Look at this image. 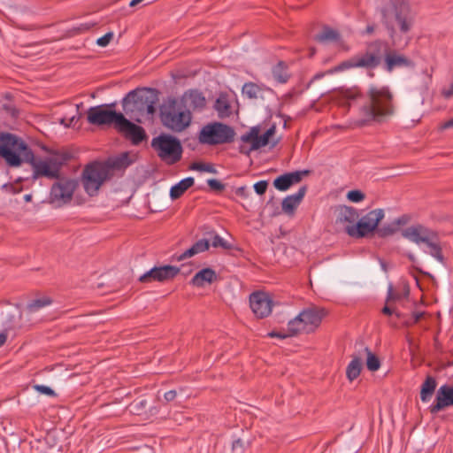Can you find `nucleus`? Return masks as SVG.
Wrapping results in <instances>:
<instances>
[{"label": "nucleus", "mask_w": 453, "mask_h": 453, "mask_svg": "<svg viewBox=\"0 0 453 453\" xmlns=\"http://www.w3.org/2000/svg\"><path fill=\"white\" fill-rule=\"evenodd\" d=\"M382 21L386 26L392 45L403 48L408 45L411 37L415 13L406 0H392L389 6L381 11Z\"/></svg>", "instance_id": "1"}, {"label": "nucleus", "mask_w": 453, "mask_h": 453, "mask_svg": "<svg viewBox=\"0 0 453 453\" xmlns=\"http://www.w3.org/2000/svg\"><path fill=\"white\" fill-rule=\"evenodd\" d=\"M393 94L386 87H371L366 93V102L362 106L360 112L362 119L356 122L357 126H364L366 123L383 121L394 114Z\"/></svg>", "instance_id": "2"}, {"label": "nucleus", "mask_w": 453, "mask_h": 453, "mask_svg": "<svg viewBox=\"0 0 453 453\" xmlns=\"http://www.w3.org/2000/svg\"><path fill=\"white\" fill-rule=\"evenodd\" d=\"M0 157L11 167H19L22 162L32 160V150L27 143L11 133H0Z\"/></svg>", "instance_id": "3"}, {"label": "nucleus", "mask_w": 453, "mask_h": 453, "mask_svg": "<svg viewBox=\"0 0 453 453\" xmlns=\"http://www.w3.org/2000/svg\"><path fill=\"white\" fill-rule=\"evenodd\" d=\"M401 234L403 238L417 245L425 244L429 249V254L437 261L443 263L444 257L437 231L417 223L402 229Z\"/></svg>", "instance_id": "4"}, {"label": "nucleus", "mask_w": 453, "mask_h": 453, "mask_svg": "<svg viewBox=\"0 0 453 453\" xmlns=\"http://www.w3.org/2000/svg\"><path fill=\"white\" fill-rule=\"evenodd\" d=\"M161 121L166 128L179 133L190 126L192 116L177 99H172L161 107Z\"/></svg>", "instance_id": "5"}, {"label": "nucleus", "mask_w": 453, "mask_h": 453, "mask_svg": "<svg viewBox=\"0 0 453 453\" xmlns=\"http://www.w3.org/2000/svg\"><path fill=\"white\" fill-rule=\"evenodd\" d=\"M326 315L327 311L323 307L312 305L304 309L288 323L290 335L314 332Z\"/></svg>", "instance_id": "6"}, {"label": "nucleus", "mask_w": 453, "mask_h": 453, "mask_svg": "<svg viewBox=\"0 0 453 453\" xmlns=\"http://www.w3.org/2000/svg\"><path fill=\"white\" fill-rule=\"evenodd\" d=\"M108 166L103 162L94 161L85 165L81 173V185L89 196L98 195L102 186L111 179Z\"/></svg>", "instance_id": "7"}, {"label": "nucleus", "mask_w": 453, "mask_h": 453, "mask_svg": "<svg viewBox=\"0 0 453 453\" xmlns=\"http://www.w3.org/2000/svg\"><path fill=\"white\" fill-rule=\"evenodd\" d=\"M156 95L151 88H140L130 91L122 100L126 113L139 112L153 114L155 112Z\"/></svg>", "instance_id": "8"}, {"label": "nucleus", "mask_w": 453, "mask_h": 453, "mask_svg": "<svg viewBox=\"0 0 453 453\" xmlns=\"http://www.w3.org/2000/svg\"><path fill=\"white\" fill-rule=\"evenodd\" d=\"M151 147L159 158L168 165L175 164L181 158L182 146L180 142L172 135L160 134L153 138Z\"/></svg>", "instance_id": "9"}, {"label": "nucleus", "mask_w": 453, "mask_h": 453, "mask_svg": "<svg viewBox=\"0 0 453 453\" xmlns=\"http://www.w3.org/2000/svg\"><path fill=\"white\" fill-rule=\"evenodd\" d=\"M384 217L383 209L372 210L363 216L355 225H348L345 230L349 236L365 237L378 229V226Z\"/></svg>", "instance_id": "10"}, {"label": "nucleus", "mask_w": 453, "mask_h": 453, "mask_svg": "<svg viewBox=\"0 0 453 453\" xmlns=\"http://www.w3.org/2000/svg\"><path fill=\"white\" fill-rule=\"evenodd\" d=\"M234 136V132L230 127L215 122L204 126L199 134V141L203 144H221L230 142Z\"/></svg>", "instance_id": "11"}, {"label": "nucleus", "mask_w": 453, "mask_h": 453, "mask_svg": "<svg viewBox=\"0 0 453 453\" xmlns=\"http://www.w3.org/2000/svg\"><path fill=\"white\" fill-rule=\"evenodd\" d=\"M122 113L107 109L104 105L93 106L87 111L88 122L95 126L113 125L116 128Z\"/></svg>", "instance_id": "12"}, {"label": "nucleus", "mask_w": 453, "mask_h": 453, "mask_svg": "<svg viewBox=\"0 0 453 453\" xmlns=\"http://www.w3.org/2000/svg\"><path fill=\"white\" fill-rule=\"evenodd\" d=\"M380 58L373 53L366 52L365 54L355 56L347 61H343L333 69L328 71V73L342 72L346 69L354 67L373 68L379 65Z\"/></svg>", "instance_id": "13"}, {"label": "nucleus", "mask_w": 453, "mask_h": 453, "mask_svg": "<svg viewBox=\"0 0 453 453\" xmlns=\"http://www.w3.org/2000/svg\"><path fill=\"white\" fill-rule=\"evenodd\" d=\"M276 127L273 125L263 135H260V128L258 127H251L249 132L241 137L243 142L250 144V149L248 151H244L242 149L241 152L249 154L251 150H257L266 146L269 143V139L274 135Z\"/></svg>", "instance_id": "14"}, {"label": "nucleus", "mask_w": 453, "mask_h": 453, "mask_svg": "<svg viewBox=\"0 0 453 453\" xmlns=\"http://www.w3.org/2000/svg\"><path fill=\"white\" fill-rule=\"evenodd\" d=\"M250 305L256 317L263 319L272 312L273 301L265 292H254L250 296Z\"/></svg>", "instance_id": "15"}, {"label": "nucleus", "mask_w": 453, "mask_h": 453, "mask_svg": "<svg viewBox=\"0 0 453 453\" xmlns=\"http://www.w3.org/2000/svg\"><path fill=\"white\" fill-rule=\"evenodd\" d=\"M179 272L180 269L173 265L154 267L140 276L139 281L142 283H148L151 281L163 282L174 278L179 273Z\"/></svg>", "instance_id": "16"}, {"label": "nucleus", "mask_w": 453, "mask_h": 453, "mask_svg": "<svg viewBox=\"0 0 453 453\" xmlns=\"http://www.w3.org/2000/svg\"><path fill=\"white\" fill-rule=\"evenodd\" d=\"M26 162L29 163L33 167L34 179L41 176L48 178L57 177V162L53 158L37 159L32 152V160H26Z\"/></svg>", "instance_id": "17"}, {"label": "nucleus", "mask_w": 453, "mask_h": 453, "mask_svg": "<svg viewBox=\"0 0 453 453\" xmlns=\"http://www.w3.org/2000/svg\"><path fill=\"white\" fill-rule=\"evenodd\" d=\"M116 129L130 139L134 144L140 143L146 137L144 129L127 119L123 114L119 118Z\"/></svg>", "instance_id": "18"}, {"label": "nucleus", "mask_w": 453, "mask_h": 453, "mask_svg": "<svg viewBox=\"0 0 453 453\" xmlns=\"http://www.w3.org/2000/svg\"><path fill=\"white\" fill-rule=\"evenodd\" d=\"M179 103L192 115L195 111H201L206 105V99L203 95L196 89L186 91L180 98Z\"/></svg>", "instance_id": "19"}, {"label": "nucleus", "mask_w": 453, "mask_h": 453, "mask_svg": "<svg viewBox=\"0 0 453 453\" xmlns=\"http://www.w3.org/2000/svg\"><path fill=\"white\" fill-rule=\"evenodd\" d=\"M362 93L357 87L340 88L331 95L332 100L339 105L349 108L352 103L361 98Z\"/></svg>", "instance_id": "20"}, {"label": "nucleus", "mask_w": 453, "mask_h": 453, "mask_svg": "<svg viewBox=\"0 0 453 453\" xmlns=\"http://www.w3.org/2000/svg\"><path fill=\"white\" fill-rule=\"evenodd\" d=\"M78 186L75 179L65 177L58 170V206L72 200L74 190Z\"/></svg>", "instance_id": "21"}, {"label": "nucleus", "mask_w": 453, "mask_h": 453, "mask_svg": "<svg viewBox=\"0 0 453 453\" xmlns=\"http://www.w3.org/2000/svg\"><path fill=\"white\" fill-rule=\"evenodd\" d=\"M451 405H453V387L442 385L437 390L434 403L429 407V410L434 414Z\"/></svg>", "instance_id": "22"}, {"label": "nucleus", "mask_w": 453, "mask_h": 453, "mask_svg": "<svg viewBox=\"0 0 453 453\" xmlns=\"http://www.w3.org/2000/svg\"><path fill=\"white\" fill-rule=\"evenodd\" d=\"M309 174L308 170L288 173L277 177L273 180V186L280 191L288 190L292 185L299 183L303 176Z\"/></svg>", "instance_id": "23"}, {"label": "nucleus", "mask_w": 453, "mask_h": 453, "mask_svg": "<svg viewBox=\"0 0 453 453\" xmlns=\"http://www.w3.org/2000/svg\"><path fill=\"white\" fill-rule=\"evenodd\" d=\"M385 68L387 71L391 72L396 67H413V62L403 54L395 50H388L384 58Z\"/></svg>", "instance_id": "24"}, {"label": "nucleus", "mask_w": 453, "mask_h": 453, "mask_svg": "<svg viewBox=\"0 0 453 453\" xmlns=\"http://www.w3.org/2000/svg\"><path fill=\"white\" fill-rule=\"evenodd\" d=\"M411 220V217L408 214H403L400 217L395 219L390 223L383 225L381 227L377 229V233L380 237H388L395 234L402 226H407Z\"/></svg>", "instance_id": "25"}, {"label": "nucleus", "mask_w": 453, "mask_h": 453, "mask_svg": "<svg viewBox=\"0 0 453 453\" xmlns=\"http://www.w3.org/2000/svg\"><path fill=\"white\" fill-rule=\"evenodd\" d=\"M306 191V186H303L296 194L285 197L281 203L282 211L288 215L293 214L304 197Z\"/></svg>", "instance_id": "26"}, {"label": "nucleus", "mask_w": 453, "mask_h": 453, "mask_svg": "<svg viewBox=\"0 0 453 453\" xmlns=\"http://www.w3.org/2000/svg\"><path fill=\"white\" fill-rule=\"evenodd\" d=\"M356 349L361 357V360L366 358V367L371 372H376L380 367V361L368 347H364L362 343H356Z\"/></svg>", "instance_id": "27"}, {"label": "nucleus", "mask_w": 453, "mask_h": 453, "mask_svg": "<svg viewBox=\"0 0 453 453\" xmlns=\"http://www.w3.org/2000/svg\"><path fill=\"white\" fill-rule=\"evenodd\" d=\"M336 212V222L339 223H349V225H355L354 223L358 219L357 211L349 206L340 205L335 210Z\"/></svg>", "instance_id": "28"}, {"label": "nucleus", "mask_w": 453, "mask_h": 453, "mask_svg": "<svg viewBox=\"0 0 453 453\" xmlns=\"http://www.w3.org/2000/svg\"><path fill=\"white\" fill-rule=\"evenodd\" d=\"M216 280H217L216 272L211 268H204L194 275L190 283L193 286L202 288L206 283L211 284Z\"/></svg>", "instance_id": "29"}, {"label": "nucleus", "mask_w": 453, "mask_h": 453, "mask_svg": "<svg viewBox=\"0 0 453 453\" xmlns=\"http://www.w3.org/2000/svg\"><path fill=\"white\" fill-rule=\"evenodd\" d=\"M362 367L363 362L361 360V357L356 349L352 355V360L346 368V376L348 380L349 381H353L355 379H357L362 371Z\"/></svg>", "instance_id": "30"}, {"label": "nucleus", "mask_w": 453, "mask_h": 453, "mask_svg": "<svg viewBox=\"0 0 453 453\" xmlns=\"http://www.w3.org/2000/svg\"><path fill=\"white\" fill-rule=\"evenodd\" d=\"M194 185V179L188 177L173 186L170 189V196L173 200L180 197L186 190Z\"/></svg>", "instance_id": "31"}, {"label": "nucleus", "mask_w": 453, "mask_h": 453, "mask_svg": "<svg viewBox=\"0 0 453 453\" xmlns=\"http://www.w3.org/2000/svg\"><path fill=\"white\" fill-rule=\"evenodd\" d=\"M436 380L434 378L428 376L421 386L420 399L426 403L432 398L436 388Z\"/></svg>", "instance_id": "32"}, {"label": "nucleus", "mask_w": 453, "mask_h": 453, "mask_svg": "<svg viewBox=\"0 0 453 453\" xmlns=\"http://www.w3.org/2000/svg\"><path fill=\"white\" fill-rule=\"evenodd\" d=\"M210 247V242L206 239L197 241L191 248L187 250L179 257V260H183L187 257H191L198 253L207 250Z\"/></svg>", "instance_id": "33"}, {"label": "nucleus", "mask_w": 453, "mask_h": 453, "mask_svg": "<svg viewBox=\"0 0 453 453\" xmlns=\"http://www.w3.org/2000/svg\"><path fill=\"white\" fill-rule=\"evenodd\" d=\"M264 88L253 82H247L242 87V94L250 99H258L263 97Z\"/></svg>", "instance_id": "34"}, {"label": "nucleus", "mask_w": 453, "mask_h": 453, "mask_svg": "<svg viewBox=\"0 0 453 453\" xmlns=\"http://www.w3.org/2000/svg\"><path fill=\"white\" fill-rule=\"evenodd\" d=\"M104 165L108 166L109 173H111L114 169H121L129 165L130 161L128 160V155L124 153L119 157L110 158L106 162H103Z\"/></svg>", "instance_id": "35"}, {"label": "nucleus", "mask_w": 453, "mask_h": 453, "mask_svg": "<svg viewBox=\"0 0 453 453\" xmlns=\"http://www.w3.org/2000/svg\"><path fill=\"white\" fill-rule=\"evenodd\" d=\"M53 302L52 298L43 296L28 303L26 306V311L29 313H33L43 307L50 305Z\"/></svg>", "instance_id": "36"}, {"label": "nucleus", "mask_w": 453, "mask_h": 453, "mask_svg": "<svg viewBox=\"0 0 453 453\" xmlns=\"http://www.w3.org/2000/svg\"><path fill=\"white\" fill-rule=\"evenodd\" d=\"M76 155L77 151L73 148L65 147L58 150V167L73 160Z\"/></svg>", "instance_id": "37"}, {"label": "nucleus", "mask_w": 453, "mask_h": 453, "mask_svg": "<svg viewBox=\"0 0 453 453\" xmlns=\"http://www.w3.org/2000/svg\"><path fill=\"white\" fill-rule=\"evenodd\" d=\"M215 109L220 118L228 117L231 114L230 104L226 96H219L217 99Z\"/></svg>", "instance_id": "38"}, {"label": "nucleus", "mask_w": 453, "mask_h": 453, "mask_svg": "<svg viewBox=\"0 0 453 453\" xmlns=\"http://www.w3.org/2000/svg\"><path fill=\"white\" fill-rule=\"evenodd\" d=\"M409 289L408 288H404L403 292H398L394 289L393 286L390 284L388 289V296L386 299L387 303H393L395 302L401 301L403 298L408 296Z\"/></svg>", "instance_id": "39"}, {"label": "nucleus", "mask_w": 453, "mask_h": 453, "mask_svg": "<svg viewBox=\"0 0 453 453\" xmlns=\"http://www.w3.org/2000/svg\"><path fill=\"white\" fill-rule=\"evenodd\" d=\"M315 39L319 42H336L339 40V34L335 30L326 27L318 34Z\"/></svg>", "instance_id": "40"}, {"label": "nucleus", "mask_w": 453, "mask_h": 453, "mask_svg": "<svg viewBox=\"0 0 453 453\" xmlns=\"http://www.w3.org/2000/svg\"><path fill=\"white\" fill-rule=\"evenodd\" d=\"M273 75L274 79L280 83L286 82L288 79V75L281 63L273 68Z\"/></svg>", "instance_id": "41"}, {"label": "nucleus", "mask_w": 453, "mask_h": 453, "mask_svg": "<svg viewBox=\"0 0 453 453\" xmlns=\"http://www.w3.org/2000/svg\"><path fill=\"white\" fill-rule=\"evenodd\" d=\"M346 196L352 203H360L365 198V193L358 189L349 190Z\"/></svg>", "instance_id": "42"}, {"label": "nucleus", "mask_w": 453, "mask_h": 453, "mask_svg": "<svg viewBox=\"0 0 453 453\" xmlns=\"http://www.w3.org/2000/svg\"><path fill=\"white\" fill-rule=\"evenodd\" d=\"M191 170H196L199 172H207L211 173H216V170L212 165L203 164V163H193L190 166Z\"/></svg>", "instance_id": "43"}, {"label": "nucleus", "mask_w": 453, "mask_h": 453, "mask_svg": "<svg viewBox=\"0 0 453 453\" xmlns=\"http://www.w3.org/2000/svg\"><path fill=\"white\" fill-rule=\"evenodd\" d=\"M211 245L214 248L220 247L224 250H230L232 248L230 243H228L226 241H225L222 237H220L218 234L213 235Z\"/></svg>", "instance_id": "44"}, {"label": "nucleus", "mask_w": 453, "mask_h": 453, "mask_svg": "<svg viewBox=\"0 0 453 453\" xmlns=\"http://www.w3.org/2000/svg\"><path fill=\"white\" fill-rule=\"evenodd\" d=\"M146 400L134 401L130 404V410L132 412L137 415H141L142 413V410L146 407Z\"/></svg>", "instance_id": "45"}, {"label": "nucleus", "mask_w": 453, "mask_h": 453, "mask_svg": "<svg viewBox=\"0 0 453 453\" xmlns=\"http://www.w3.org/2000/svg\"><path fill=\"white\" fill-rule=\"evenodd\" d=\"M14 322V315H10L8 318H7V323L9 324V326L7 329H5L4 331L1 332L0 333V347H2L7 341V337H8V329H11L12 328L13 326H12V324Z\"/></svg>", "instance_id": "46"}, {"label": "nucleus", "mask_w": 453, "mask_h": 453, "mask_svg": "<svg viewBox=\"0 0 453 453\" xmlns=\"http://www.w3.org/2000/svg\"><path fill=\"white\" fill-rule=\"evenodd\" d=\"M113 35H114L112 32H109V33L105 34L104 36H102L96 40L97 45H99L101 47L107 46L110 43V42L112 40Z\"/></svg>", "instance_id": "47"}, {"label": "nucleus", "mask_w": 453, "mask_h": 453, "mask_svg": "<svg viewBox=\"0 0 453 453\" xmlns=\"http://www.w3.org/2000/svg\"><path fill=\"white\" fill-rule=\"evenodd\" d=\"M33 388L35 390H36L37 392H39L41 394L50 395V396L55 395L54 390L50 387L42 386V385H34Z\"/></svg>", "instance_id": "48"}, {"label": "nucleus", "mask_w": 453, "mask_h": 453, "mask_svg": "<svg viewBox=\"0 0 453 453\" xmlns=\"http://www.w3.org/2000/svg\"><path fill=\"white\" fill-rule=\"evenodd\" d=\"M268 183L266 180H260L254 185V189L258 195H264L266 191Z\"/></svg>", "instance_id": "49"}, {"label": "nucleus", "mask_w": 453, "mask_h": 453, "mask_svg": "<svg viewBox=\"0 0 453 453\" xmlns=\"http://www.w3.org/2000/svg\"><path fill=\"white\" fill-rule=\"evenodd\" d=\"M207 182H208L209 187L215 190H221L224 188L223 184L215 179L208 180Z\"/></svg>", "instance_id": "50"}, {"label": "nucleus", "mask_w": 453, "mask_h": 453, "mask_svg": "<svg viewBox=\"0 0 453 453\" xmlns=\"http://www.w3.org/2000/svg\"><path fill=\"white\" fill-rule=\"evenodd\" d=\"M232 449L234 451L239 450L242 452L243 449V441L241 439L235 440L232 444Z\"/></svg>", "instance_id": "51"}, {"label": "nucleus", "mask_w": 453, "mask_h": 453, "mask_svg": "<svg viewBox=\"0 0 453 453\" xmlns=\"http://www.w3.org/2000/svg\"><path fill=\"white\" fill-rule=\"evenodd\" d=\"M235 194L241 197L246 198L249 196V191L246 187H240L236 189Z\"/></svg>", "instance_id": "52"}, {"label": "nucleus", "mask_w": 453, "mask_h": 453, "mask_svg": "<svg viewBox=\"0 0 453 453\" xmlns=\"http://www.w3.org/2000/svg\"><path fill=\"white\" fill-rule=\"evenodd\" d=\"M391 305H392V303H386L385 307L382 309V312L385 315H391L393 313H395L396 316L399 317L400 315L395 311V310L391 307Z\"/></svg>", "instance_id": "53"}, {"label": "nucleus", "mask_w": 453, "mask_h": 453, "mask_svg": "<svg viewBox=\"0 0 453 453\" xmlns=\"http://www.w3.org/2000/svg\"><path fill=\"white\" fill-rule=\"evenodd\" d=\"M268 336L269 337H278V338H281V339H285L287 337H290V332L288 330V333L287 334H282V333H278V332H271L268 334Z\"/></svg>", "instance_id": "54"}, {"label": "nucleus", "mask_w": 453, "mask_h": 453, "mask_svg": "<svg viewBox=\"0 0 453 453\" xmlns=\"http://www.w3.org/2000/svg\"><path fill=\"white\" fill-rule=\"evenodd\" d=\"M177 393L175 390H170L164 395V398L166 402H171L175 399Z\"/></svg>", "instance_id": "55"}, {"label": "nucleus", "mask_w": 453, "mask_h": 453, "mask_svg": "<svg viewBox=\"0 0 453 453\" xmlns=\"http://www.w3.org/2000/svg\"><path fill=\"white\" fill-rule=\"evenodd\" d=\"M453 127V118L449 119L448 121H445L444 123L441 124L438 129L440 131H443L445 129L452 128Z\"/></svg>", "instance_id": "56"}, {"label": "nucleus", "mask_w": 453, "mask_h": 453, "mask_svg": "<svg viewBox=\"0 0 453 453\" xmlns=\"http://www.w3.org/2000/svg\"><path fill=\"white\" fill-rule=\"evenodd\" d=\"M75 119V115H73L70 119H66V118H61L59 119V123L61 125H64L65 127H68L71 126L72 122Z\"/></svg>", "instance_id": "57"}, {"label": "nucleus", "mask_w": 453, "mask_h": 453, "mask_svg": "<svg viewBox=\"0 0 453 453\" xmlns=\"http://www.w3.org/2000/svg\"><path fill=\"white\" fill-rule=\"evenodd\" d=\"M441 94L447 99L450 98L451 96H453V83L450 84L449 88H444L442 90Z\"/></svg>", "instance_id": "58"}, {"label": "nucleus", "mask_w": 453, "mask_h": 453, "mask_svg": "<svg viewBox=\"0 0 453 453\" xmlns=\"http://www.w3.org/2000/svg\"><path fill=\"white\" fill-rule=\"evenodd\" d=\"M91 27L88 24H81L79 27H75L74 30L77 34L83 33L85 31L89 30Z\"/></svg>", "instance_id": "59"}, {"label": "nucleus", "mask_w": 453, "mask_h": 453, "mask_svg": "<svg viewBox=\"0 0 453 453\" xmlns=\"http://www.w3.org/2000/svg\"><path fill=\"white\" fill-rule=\"evenodd\" d=\"M423 312H416L413 314V319H414V322H418L422 317H423Z\"/></svg>", "instance_id": "60"}, {"label": "nucleus", "mask_w": 453, "mask_h": 453, "mask_svg": "<svg viewBox=\"0 0 453 453\" xmlns=\"http://www.w3.org/2000/svg\"><path fill=\"white\" fill-rule=\"evenodd\" d=\"M54 435H55V434H54V432H49V433L47 434V435H46V438H45V439H46V441H47V442H48V443H50V441L54 439Z\"/></svg>", "instance_id": "61"}, {"label": "nucleus", "mask_w": 453, "mask_h": 453, "mask_svg": "<svg viewBox=\"0 0 453 453\" xmlns=\"http://www.w3.org/2000/svg\"><path fill=\"white\" fill-rule=\"evenodd\" d=\"M407 257L410 259V261L414 262L416 260L415 256L412 253L407 254Z\"/></svg>", "instance_id": "62"}, {"label": "nucleus", "mask_w": 453, "mask_h": 453, "mask_svg": "<svg viewBox=\"0 0 453 453\" xmlns=\"http://www.w3.org/2000/svg\"><path fill=\"white\" fill-rule=\"evenodd\" d=\"M24 199H25L26 202H30L31 199H32V195H26L24 196Z\"/></svg>", "instance_id": "63"}, {"label": "nucleus", "mask_w": 453, "mask_h": 453, "mask_svg": "<svg viewBox=\"0 0 453 453\" xmlns=\"http://www.w3.org/2000/svg\"><path fill=\"white\" fill-rule=\"evenodd\" d=\"M373 29H374V28H373V27H367V28H366V32H367V33H369V34H371V33H372V32H373Z\"/></svg>", "instance_id": "64"}]
</instances>
